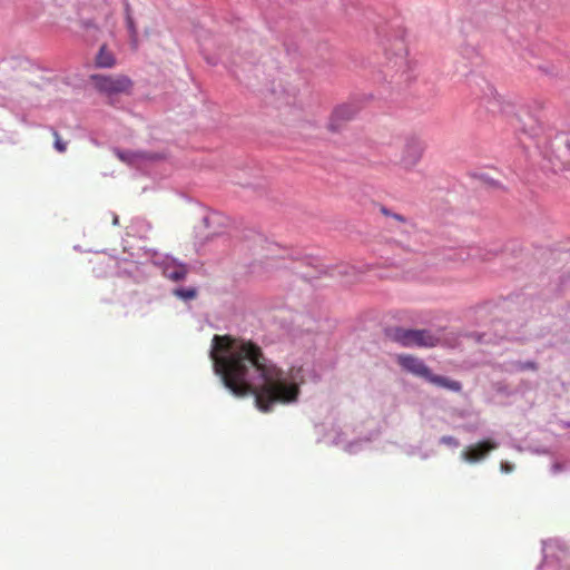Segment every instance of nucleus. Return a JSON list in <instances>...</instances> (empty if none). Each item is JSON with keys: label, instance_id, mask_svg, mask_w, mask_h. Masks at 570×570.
Wrapping results in <instances>:
<instances>
[{"label": "nucleus", "instance_id": "obj_5", "mask_svg": "<svg viewBox=\"0 0 570 570\" xmlns=\"http://www.w3.org/2000/svg\"><path fill=\"white\" fill-rule=\"evenodd\" d=\"M357 112V108L352 104H343L333 109L331 118H328L327 129L337 132L341 126L352 120Z\"/></svg>", "mask_w": 570, "mask_h": 570}, {"label": "nucleus", "instance_id": "obj_16", "mask_svg": "<svg viewBox=\"0 0 570 570\" xmlns=\"http://www.w3.org/2000/svg\"><path fill=\"white\" fill-rule=\"evenodd\" d=\"M521 368H530L532 371H535L537 370V363L534 362H527L523 364V366H521Z\"/></svg>", "mask_w": 570, "mask_h": 570}, {"label": "nucleus", "instance_id": "obj_15", "mask_svg": "<svg viewBox=\"0 0 570 570\" xmlns=\"http://www.w3.org/2000/svg\"><path fill=\"white\" fill-rule=\"evenodd\" d=\"M127 28H128L129 33H131V37L134 38L136 36V28H135L132 17H130L129 14H127Z\"/></svg>", "mask_w": 570, "mask_h": 570}, {"label": "nucleus", "instance_id": "obj_11", "mask_svg": "<svg viewBox=\"0 0 570 570\" xmlns=\"http://www.w3.org/2000/svg\"><path fill=\"white\" fill-rule=\"evenodd\" d=\"M165 275H167L168 279L179 282V281H183L186 278L187 268L185 265L167 267V268H165Z\"/></svg>", "mask_w": 570, "mask_h": 570}, {"label": "nucleus", "instance_id": "obj_14", "mask_svg": "<svg viewBox=\"0 0 570 570\" xmlns=\"http://www.w3.org/2000/svg\"><path fill=\"white\" fill-rule=\"evenodd\" d=\"M440 443L449 445L451 448H456L460 445V442L451 435L442 436V439H440Z\"/></svg>", "mask_w": 570, "mask_h": 570}, {"label": "nucleus", "instance_id": "obj_2", "mask_svg": "<svg viewBox=\"0 0 570 570\" xmlns=\"http://www.w3.org/2000/svg\"><path fill=\"white\" fill-rule=\"evenodd\" d=\"M425 153V142L417 136H407L403 140L401 150H399L396 165L402 170H414L420 164Z\"/></svg>", "mask_w": 570, "mask_h": 570}, {"label": "nucleus", "instance_id": "obj_21", "mask_svg": "<svg viewBox=\"0 0 570 570\" xmlns=\"http://www.w3.org/2000/svg\"><path fill=\"white\" fill-rule=\"evenodd\" d=\"M381 212H383L384 215H389V212L386 210V208L381 209Z\"/></svg>", "mask_w": 570, "mask_h": 570}, {"label": "nucleus", "instance_id": "obj_12", "mask_svg": "<svg viewBox=\"0 0 570 570\" xmlns=\"http://www.w3.org/2000/svg\"><path fill=\"white\" fill-rule=\"evenodd\" d=\"M175 296L180 297L181 299H194L197 297V291L193 287L187 288H178L174 292Z\"/></svg>", "mask_w": 570, "mask_h": 570}, {"label": "nucleus", "instance_id": "obj_8", "mask_svg": "<svg viewBox=\"0 0 570 570\" xmlns=\"http://www.w3.org/2000/svg\"><path fill=\"white\" fill-rule=\"evenodd\" d=\"M439 337L429 330H416L414 346L416 347H435L439 345Z\"/></svg>", "mask_w": 570, "mask_h": 570}, {"label": "nucleus", "instance_id": "obj_4", "mask_svg": "<svg viewBox=\"0 0 570 570\" xmlns=\"http://www.w3.org/2000/svg\"><path fill=\"white\" fill-rule=\"evenodd\" d=\"M498 449V443L490 439L481 441L474 445L468 446L463 449L461 452V459L466 461L468 463H478L479 461L484 460V458L490 454L492 450Z\"/></svg>", "mask_w": 570, "mask_h": 570}, {"label": "nucleus", "instance_id": "obj_10", "mask_svg": "<svg viewBox=\"0 0 570 570\" xmlns=\"http://www.w3.org/2000/svg\"><path fill=\"white\" fill-rule=\"evenodd\" d=\"M96 66L99 68H112L116 66V58L112 52L107 49L106 45L100 46L96 56Z\"/></svg>", "mask_w": 570, "mask_h": 570}, {"label": "nucleus", "instance_id": "obj_1", "mask_svg": "<svg viewBox=\"0 0 570 570\" xmlns=\"http://www.w3.org/2000/svg\"><path fill=\"white\" fill-rule=\"evenodd\" d=\"M210 360L226 389L237 397L255 396L256 406L263 412L273 411L275 404L298 401L304 384L302 367L282 370L249 340L215 334Z\"/></svg>", "mask_w": 570, "mask_h": 570}, {"label": "nucleus", "instance_id": "obj_7", "mask_svg": "<svg viewBox=\"0 0 570 570\" xmlns=\"http://www.w3.org/2000/svg\"><path fill=\"white\" fill-rule=\"evenodd\" d=\"M415 335L416 330H407L399 326L386 330L387 338L404 347L414 346Z\"/></svg>", "mask_w": 570, "mask_h": 570}, {"label": "nucleus", "instance_id": "obj_6", "mask_svg": "<svg viewBox=\"0 0 570 570\" xmlns=\"http://www.w3.org/2000/svg\"><path fill=\"white\" fill-rule=\"evenodd\" d=\"M396 360L397 364L401 365L403 370L410 372L416 377L428 379L432 374L431 370L426 366V364H424L422 360L413 355L401 354L397 355Z\"/></svg>", "mask_w": 570, "mask_h": 570}, {"label": "nucleus", "instance_id": "obj_13", "mask_svg": "<svg viewBox=\"0 0 570 570\" xmlns=\"http://www.w3.org/2000/svg\"><path fill=\"white\" fill-rule=\"evenodd\" d=\"M53 139V147H56V150L59 153H63L66 150V142L62 141L60 138L58 131L56 129H51Z\"/></svg>", "mask_w": 570, "mask_h": 570}, {"label": "nucleus", "instance_id": "obj_18", "mask_svg": "<svg viewBox=\"0 0 570 570\" xmlns=\"http://www.w3.org/2000/svg\"><path fill=\"white\" fill-rule=\"evenodd\" d=\"M393 217H395L396 220L404 222L403 216L401 215L395 214Z\"/></svg>", "mask_w": 570, "mask_h": 570}, {"label": "nucleus", "instance_id": "obj_20", "mask_svg": "<svg viewBox=\"0 0 570 570\" xmlns=\"http://www.w3.org/2000/svg\"><path fill=\"white\" fill-rule=\"evenodd\" d=\"M118 157L121 158V160H124V154L122 153H118Z\"/></svg>", "mask_w": 570, "mask_h": 570}, {"label": "nucleus", "instance_id": "obj_17", "mask_svg": "<svg viewBox=\"0 0 570 570\" xmlns=\"http://www.w3.org/2000/svg\"><path fill=\"white\" fill-rule=\"evenodd\" d=\"M501 469L504 473H509L513 468L509 463H501Z\"/></svg>", "mask_w": 570, "mask_h": 570}, {"label": "nucleus", "instance_id": "obj_9", "mask_svg": "<svg viewBox=\"0 0 570 570\" xmlns=\"http://www.w3.org/2000/svg\"><path fill=\"white\" fill-rule=\"evenodd\" d=\"M425 380L439 387L448 389L452 392H460L462 389V385L460 382H456L454 380L443 377V376H440V375H436L433 373L431 374V376L426 377Z\"/></svg>", "mask_w": 570, "mask_h": 570}, {"label": "nucleus", "instance_id": "obj_19", "mask_svg": "<svg viewBox=\"0 0 570 570\" xmlns=\"http://www.w3.org/2000/svg\"><path fill=\"white\" fill-rule=\"evenodd\" d=\"M567 148H568V150L570 151V137H569V138H568V140H567Z\"/></svg>", "mask_w": 570, "mask_h": 570}, {"label": "nucleus", "instance_id": "obj_3", "mask_svg": "<svg viewBox=\"0 0 570 570\" xmlns=\"http://www.w3.org/2000/svg\"><path fill=\"white\" fill-rule=\"evenodd\" d=\"M91 81L100 94L109 96L127 94L132 88V81L125 75H92Z\"/></svg>", "mask_w": 570, "mask_h": 570}]
</instances>
